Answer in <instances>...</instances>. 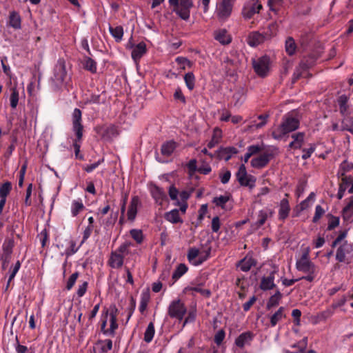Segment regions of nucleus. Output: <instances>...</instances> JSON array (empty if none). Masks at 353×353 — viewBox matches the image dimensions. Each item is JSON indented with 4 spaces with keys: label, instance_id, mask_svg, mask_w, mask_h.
I'll list each match as a JSON object with an SVG mask.
<instances>
[{
    "label": "nucleus",
    "instance_id": "obj_1",
    "mask_svg": "<svg viewBox=\"0 0 353 353\" xmlns=\"http://www.w3.org/2000/svg\"><path fill=\"white\" fill-rule=\"evenodd\" d=\"M299 125L300 119L299 117L296 114L294 115L293 112L289 114L283 118L281 125L272 132V137L274 139L280 140L285 135L297 130Z\"/></svg>",
    "mask_w": 353,
    "mask_h": 353
},
{
    "label": "nucleus",
    "instance_id": "obj_2",
    "mask_svg": "<svg viewBox=\"0 0 353 353\" xmlns=\"http://www.w3.org/2000/svg\"><path fill=\"white\" fill-rule=\"evenodd\" d=\"M169 3L173 8V12L181 19L185 21L189 19L190 9L193 6L192 0H169Z\"/></svg>",
    "mask_w": 353,
    "mask_h": 353
},
{
    "label": "nucleus",
    "instance_id": "obj_3",
    "mask_svg": "<svg viewBox=\"0 0 353 353\" xmlns=\"http://www.w3.org/2000/svg\"><path fill=\"white\" fill-rule=\"evenodd\" d=\"M336 260L340 263H353V245L345 241L336 250Z\"/></svg>",
    "mask_w": 353,
    "mask_h": 353
},
{
    "label": "nucleus",
    "instance_id": "obj_4",
    "mask_svg": "<svg viewBox=\"0 0 353 353\" xmlns=\"http://www.w3.org/2000/svg\"><path fill=\"white\" fill-rule=\"evenodd\" d=\"M187 313V308L181 299L173 300L168 308V314L172 319L182 321Z\"/></svg>",
    "mask_w": 353,
    "mask_h": 353
},
{
    "label": "nucleus",
    "instance_id": "obj_5",
    "mask_svg": "<svg viewBox=\"0 0 353 353\" xmlns=\"http://www.w3.org/2000/svg\"><path fill=\"white\" fill-rule=\"evenodd\" d=\"M72 130L77 141H81L83 138V125L82 124V112L79 108H75L72 115Z\"/></svg>",
    "mask_w": 353,
    "mask_h": 353
},
{
    "label": "nucleus",
    "instance_id": "obj_6",
    "mask_svg": "<svg viewBox=\"0 0 353 353\" xmlns=\"http://www.w3.org/2000/svg\"><path fill=\"white\" fill-rule=\"evenodd\" d=\"M252 65L254 72L261 77H265L270 67V59L268 56H263L252 61Z\"/></svg>",
    "mask_w": 353,
    "mask_h": 353
},
{
    "label": "nucleus",
    "instance_id": "obj_7",
    "mask_svg": "<svg viewBox=\"0 0 353 353\" xmlns=\"http://www.w3.org/2000/svg\"><path fill=\"white\" fill-rule=\"evenodd\" d=\"M234 0H221L216 6V16L220 21H225L231 15Z\"/></svg>",
    "mask_w": 353,
    "mask_h": 353
},
{
    "label": "nucleus",
    "instance_id": "obj_8",
    "mask_svg": "<svg viewBox=\"0 0 353 353\" xmlns=\"http://www.w3.org/2000/svg\"><path fill=\"white\" fill-rule=\"evenodd\" d=\"M149 190L152 199L154 200L155 203L157 205L163 207L164 203L168 201L165 190L155 183H151L149 185Z\"/></svg>",
    "mask_w": 353,
    "mask_h": 353
},
{
    "label": "nucleus",
    "instance_id": "obj_9",
    "mask_svg": "<svg viewBox=\"0 0 353 353\" xmlns=\"http://www.w3.org/2000/svg\"><path fill=\"white\" fill-rule=\"evenodd\" d=\"M296 268L299 271L304 273L312 272L314 270H316V266L310 260L307 251L303 252L301 257L296 261Z\"/></svg>",
    "mask_w": 353,
    "mask_h": 353
},
{
    "label": "nucleus",
    "instance_id": "obj_10",
    "mask_svg": "<svg viewBox=\"0 0 353 353\" xmlns=\"http://www.w3.org/2000/svg\"><path fill=\"white\" fill-rule=\"evenodd\" d=\"M279 269L278 267L274 266L273 270L270 272L268 275L263 276L259 284V288L263 291H268L272 290L276 288V284L274 283L275 274L278 272Z\"/></svg>",
    "mask_w": 353,
    "mask_h": 353
},
{
    "label": "nucleus",
    "instance_id": "obj_11",
    "mask_svg": "<svg viewBox=\"0 0 353 353\" xmlns=\"http://www.w3.org/2000/svg\"><path fill=\"white\" fill-rule=\"evenodd\" d=\"M272 157L273 154L272 153L263 152L251 160V166L256 169H262L268 165Z\"/></svg>",
    "mask_w": 353,
    "mask_h": 353
},
{
    "label": "nucleus",
    "instance_id": "obj_12",
    "mask_svg": "<svg viewBox=\"0 0 353 353\" xmlns=\"http://www.w3.org/2000/svg\"><path fill=\"white\" fill-rule=\"evenodd\" d=\"M263 6L259 0H251L243 9V15L245 19H251L259 13Z\"/></svg>",
    "mask_w": 353,
    "mask_h": 353
},
{
    "label": "nucleus",
    "instance_id": "obj_13",
    "mask_svg": "<svg viewBox=\"0 0 353 353\" xmlns=\"http://www.w3.org/2000/svg\"><path fill=\"white\" fill-rule=\"evenodd\" d=\"M237 153L238 150L234 147H221L215 152V157L219 159H224L225 161H228L232 158V155Z\"/></svg>",
    "mask_w": 353,
    "mask_h": 353
},
{
    "label": "nucleus",
    "instance_id": "obj_14",
    "mask_svg": "<svg viewBox=\"0 0 353 353\" xmlns=\"http://www.w3.org/2000/svg\"><path fill=\"white\" fill-rule=\"evenodd\" d=\"M208 254L205 257L199 256V250L196 248H190L188 252V259L190 263L194 265L202 264L208 258Z\"/></svg>",
    "mask_w": 353,
    "mask_h": 353
},
{
    "label": "nucleus",
    "instance_id": "obj_15",
    "mask_svg": "<svg viewBox=\"0 0 353 353\" xmlns=\"http://www.w3.org/2000/svg\"><path fill=\"white\" fill-rule=\"evenodd\" d=\"M257 261L252 256L247 254L243 259L240 260L237 264L241 270L243 272H248L252 267L256 265Z\"/></svg>",
    "mask_w": 353,
    "mask_h": 353
},
{
    "label": "nucleus",
    "instance_id": "obj_16",
    "mask_svg": "<svg viewBox=\"0 0 353 353\" xmlns=\"http://www.w3.org/2000/svg\"><path fill=\"white\" fill-rule=\"evenodd\" d=\"M140 204V199L138 196H132L127 212L128 219L133 221L137 214V208Z\"/></svg>",
    "mask_w": 353,
    "mask_h": 353
},
{
    "label": "nucleus",
    "instance_id": "obj_17",
    "mask_svg": "<svg viewBox=\"0 0 353 353\" xmlns=\"http://www.w3.org/2000/svg\"><path fill=\"white\" fill-rule=\"evenodd\" d=\"M123 261L124 258L118 252L113 251L111 252L108 264L112 268L119 269L123 266Z\"/></svg>",
    "mask_w": 353,
    "mask_h": 353
},
{
    "label": "nucleus",
    "instance_id": "obj_18",
    "mask_svg": "<svg viewBox=\"0 0 353 353\" xmlns=\"http://www.w3.org/2000/svg\"><path fill=\"white\" fill-rule=\"evenodd\" d=\"M342 218L345 222L353 221V196L349 198V201L342 210Z\"/></svg>",
    "mask_w": 353,
    "mask_h": 353
},
{
    "label": "nucleus",
    "instance_id": "obj_19",
    "mask_svg": "<svg viewBox=\"0 0 353 353\" xmlns=\"http://www.w3.org/2000/svg\"><path fill=\"white\" fill-rule=\"evenodd\" d=\"M265 41L262 32L259 31H254L249 34L247 42L249 46L256 47Z\"/></svg>",
    "mask_w": 353,
    "mask_h": 353
},
{
    "label": "nucleus",
    "instance_id": "obj_20",
    "mask_svg": "<svg viewBox=\"0 0 353 353\" xmlns=\"http://www.w3.org/2000/svg\"><path fill=\"white\" fill-rule=\"evenodd\" d=\"M254 336V334L250 331L243 332L236 339L235 344L237 347L242 348L253 340Z\"/></svg>",
    "mask_w": 353,
    "mask_h": 353
},
{
    "label": "nucleus",
    "instance_id": "obj_21",
    "mask_svg": "<svg viewBox=\"0 0 353 353\" xmlns=\"http://www.w3.org/2000/svg\"><path fill=\"white\" fill-rule=\"evenodd\" d=\"M147 52L146 44L141 41L137 44L132 51V58L134 61H138Z\"/></svg>",
    "mask_w": 353,
    "mask_h": 353
},
{
    "label": "nucleus",
    "instance_id": "obj_22",
    "mask_svg": "<svg viewBox=\"0 0 353 353\" xmlns=\"http://www.w3.org/2000/svg\"><path fill=\"white\" fill-rule=\"evenodd\" d=\"M290 206L287 198L283 199L279 204V219L284 221L289 216Z\"/></svg>",
    "mask_w": 353,
    "mask_h": 353
},
{
    "label": "nucleus",
    "instance_id": "obj_23",
    "mask_svg": "<svg viewBox=\"0 0 353 353\" xmlns=\"http://www.w3.org/2000/svg\"><path fill=\"white\" fill-rule=\"evenodd\" d=\"M14 247V241L13 238H7L4 240L3 243L2 245V249L3 251V256L5 258L6 261H8L10 259Z\"/></svg>",
    "mask_w": 353,
    "mask_h": 353
},
{
    "label": "nucleus",
    "instance_id": "obj_24",
    "mask_svg": "<svg viewBox=\"0 0 353 353\" xmlns=\"http://www.w3.org/2000/svg\"><path fill=\"white\" fill-rule=\"evenodd\" d=\"M177 147V143L174 141H168L163 143L161 148V154L164 157H170Z\"/></svg>",
    "mask_w": 353,
    "mask_h": 353
},
{
    "label": "nucleus",
    "instance_id": "obj_25",
    "mask_svg": "<svg viewBox=\"0 0 353 353\" xmlns=\"http://www.w3.org/2000/svg\"><path fill=\"white\" fill-rule=\"evenodd\" d=\"M285 310V308L281 306L270 316L271 327H275L280 321L286 317Z\"/></svg>",
    "mask_w": 353,
    "mask_h": 353
},
{
    "label": "nucleus",
    "instance_id": "obj_26",
    "mask_svg": "<svg viewBox=\"0 0 353 353\" xmlns=\"http://www.w3.org/2000/svg\"><path fill=\"white\" fill-rule=\"evenodd\" d=\"M214 39L223 45H227L231 42V37L225 29L215 32Z\"/></svg>",
    "mask_w": 353,
    "mask_h": 353
},
{
    "label": "nucleus",
    "instance_id": "obj_27",
    "mask_svg": "<svg viewBox=\"0 0 353 353\" xmlns=\"http://www.w3.org/2000/svg\"><path fill=\"white\" fill-rule=\"evenodd\" d=\"M261 32H262L265 41L270 40L276 34L277 24L271 23L266 28H264Z\"/></svg>",
    "mask_w": 353,
    "mask_h": 353
},
{
    "label": "nucleus",
    "instance_id": "obj_28",
    "mask_svg": "<svg viewBox=\"0 0 353 353\" xmlns=\"http://www.w3.org/2000/svg\"><path fill=\"white\" fill-rule=\"evenodd\" d=\"M83 67L85 70L90 72L92 74L97 72V62L89 57H84L82 61Z\"/></svg>",
    "mask_w": 353,
    "mask_h": 353
},
{
    "label": "nucleus",
    "instance_id": "obj_29",
    "mask_svg": "<svg viewBox=\"0 0 353 353\" xmlns=\"http://www.w3.org/2000/svg\"><path fill=\"white\" fill-rule=\"evenodd\" d=\"M222 139V131L219 128H216L213 130L211 140L208 143V148L212 149L219 144Z\"/></svg>",
    "mask_w": 353,
    "mask_h": 353
},
{
    "label": "nucleus",
    "instance_id": "obj_30",
    "mask_svg": "<svg viewBox=\"0 0 353 353\" xmlns=\"http://www.w3.org/2000/svg\"><path fill=\"white\" fill-rule=\"evenodd\" d=\"M282 297H283V294H281V292L279 290H276L274 294L272 295L269 298V299L267 302L266 308L268 310H270V309L277 306L279 304L280 301L282 299Z\"/></svg>",
    "mask_w": 353,
    "mask_h": 353
},
{
    "label": "nucleus",
    "instance_id": "obj_31",
    "mask_svg": "<svg viewBox=\"0 0 353 353\" xmlns=\"http://www.w3.org/2000/svg\"><path fill=\"white\" fill-rule=\"evenodd\" d=\"M9 25L16 30L21 28V18L17 12L12 11L10 13Z\"/></svg>",
    "mask_w": 353,
    "mask_h": 353
},
{
    "label": "nucleus",
    "instance_id": "obj_32",
    "mask_svg": "<svg viewBox=\"0 0 353 353\" xmlns=\"http://www.w3.org/2000/svg\"><path fill=\"white\" fill-rule=\"evenodd\" d=\"M341 183L339 185V191L337 193V199L341 200L343 196L344 193L349 185H350L352 182V179L351 177L345 176L342 178Z\"/></svg>",
    "mask_w": 353,
    "mask_h": 353
},
{
    "label": "nucleus",
    "instance_id": "obj_33",
    "mask_svg": "<svg viewBox=\"0 0 353 353\" xmlns=\"http://www.w3.org/2000/svg\"><path fill=\"white\" fill-rule=\"evenodd\" d=\"M165 219L172 223H182L183 220L179 216V211L177 209L172 210L165 214Z\"/></svg>",
    "mask_w": 353,
    "mask_h": 353
},
{
    "label": "nucleus",
    "instance_id": "obj_34",
    "mask_svg": "<svg viewBox=\"0 0 353 353\" xmlns=\"http://www.w3.org/2000/svg\"><path fill=\"white\" fill-rule=\"evenodd\" d=\"M285 49L289 56H293L296 51L297 46L292 37H288L285 43Z\"/></svg>",
    "mask_w": 353,
    "mask_h": 353
},
{
    "label": "nucleus",
    "instance_id": "obj_35",
    "mask_svg": "<svg viewBox=\"0 0 353 353\" xmlns=\"http://www.w3.org/2000/svg\"><path fill=\"white\" fill-rule=\"evenodd\" d=\"M109 31L111 35L114 38L116 42L121 41L123 36V28L121 26L116 27H109Z\"/></svg>",
    "mask_w": 353,
    "mask_h": 353
},
{
    "label": "nucleus",
    "instance_id": "obj_36",
    "mask_svg": "<svg viewBox=\"0 0 353 353\" xmlns=\"http://www.w3.org/2000/svg\"><path fill=\"white\" fill-rule=\"evenodd\" d=\"M188 268L185 264L180 263L179 265H178L172 276L174 282L176 281L183 275H184L188 272Z\"/></svg>",
    "mask_w": 353,
    "mask_h": 353
},
{
    "label": "nucleus",
    "instance_id": "obj_37",
    "mask_svg": "<svg viewBox=\"0 0 353 353\" xmlns=\"http://www.w3.org/2000/svg\"><path fill=\"white\" fill-rule=\"evenodd\" d=\"M244 90L243 88L238 89L233 94V105L235 107L241 106L244 101Z\"/></svg>",
    "mask_w": 353,
    "mask_h": 353
},
{
    "label": "nucleus",
    "instance_id": "obj_38",
    "mask_svg": "<svg viewBox=\"0 0 353 353\" xmlns=\"http://www.w3.org/2000/svg\"><path fill=\"white\" fill-rule=\"evenodd\" d=\"M185 291L186 292H196L198 293H200L201 295H203L205 297H210L211 295V292L210 290L208 289H203L201 288V285H197L196 286L191 287L188 286L185 288Z\"/></svg>",
    "mask_w": 353,
    "mask_h": 353
},
{
    "label": "nucleus",
    "instance_id": "obj_39",
    "mask_svg": "<svg viewBox=\"0 0 353 353\" xmlns=\"http://www.w3.org/2000/svg\"><path fill=\"white\" fill-rule=\"evenodd\" d=\"M85 208L81 200H74L72 203L71 213L72 216H77Z\"/></svg>",
    "mask_w": 353,
    "mask_h": 353
},
{
    "label": "nucleus",
    "instance_id": "obj_40",
    "mask_svg": "<svg viewBox=\"0 0 353 353\" xmlns=\"http://www.w3.org/2000/svg\"><path fill=\"white\" fill-rule=\"evenodd\" d=\"M155 334V329H154V325L152 322H150L144 333V341L146 343H150L154 336Z\"/></svg>",
    "mask_w": 353,
    "mask_h": 353
},
{
    "label": "nucleus",
    "instance_id": "obj_41",
    "mask_svg": "<svg viewBox=\"0 0 353 353\" xmlns=\"http://www.w3.org/2000/svg\"><path fill=\"white\" fill-rule=\"evenodd\" d=\"M12 190V184L9 181L3 183L0 186V198L6 199Z\"/></svg>",
    "mask_w": 353,
    "mask_h": 353
},
{
    "label": "nucleus",
    "instance_id": "obj_42",
    "mask_svg": "<svg viewBox=\"0 0 353 353\" xmlns=\"http://www.w3.org/2000/svg\"><path fill=\"white\" fill-rule=\"evenodd\" d=\"M184 81L187 88L192 90L195 85V77L192 72H188L184 76Z\"/></svg>",
    "mask_w": 353,
    "mask_h": 353
},
{
    "label": "nucleus",
    "instance_id": "obj_43",
    "mask_svg": "<svg viewBox=\"0 0 353 353\" xmlns=\"http://www.w3.org/2000/svg\"><path fill=\"white\" fill-rule=\"evenodd\" d=\"M268 118V114H261L258 116L257 119L260 121L257 123L255 120L252 121L251 123V127L255 128L256 129L263 128L266 124Z\"/></svg>",
    "mask_w": 353,
    "mask_h": 353
},
{
    "label": "nucleus",
    "instance_id": "obj_44",
    "mask_svg": "<svg viewBox=\"0 0 353 353\" xmlns=\"http://www.w3.org/2000/svg\"><path fill=\"white\" fill-rule=\"evenodd\" d=\"M256 178L253 175H249L245 177L242 183H239L241 186L248 187L250 190H252L255 187Z\"/></svg>",
    "mask_w": 353,
    "mask_h": 353
},
{
    "label": "nucleus",
    "instance_id": "obj_45",
    "mask_svg": "<svg viewBox=\"0 0 353 353\" xmlns=\"http://www.w3.org/2000/svg\"><path fill=\"white\" fill-rule=\"evenodd\" d=\"M131 237L138 243L141 244L143 241V234L141 230L132 229L130 231Z\"/></svg>",
    "mask_w": 353,
    "mask_h": 353
},
{
    "label": "nucleus",
    "instance_id": "obj_46",
    "mask_svg": "<svg viewBox=\"0 0 353 353\" xmlns=\"http://www.w3.org/2000/svg\"><path fill=\"white\" fill-rule=\"evenodd\" d=\"M249 175L250 174L247 172L245 165L244 164H241L236 173V177L239 183H242L244 178L248 177Z\"/></svg>",
    "mask_w": 353,
    "mask_h": 353
},
{
    "label": "nucleus",
    "instance_id": "obj_47",
    "mask_svg": "<svg viewBox=\"0 0 353 353\" xmlns=\"http://www.w3.org/2000/svg\"><path fill=\"white\" fill-rule=\"evenodd\" d=\"M347 98L345 95H342L339 97V111L342 115H345L347 112L348 105H347Z\"/></svg>",
    "mask_w": 353,
    "mask_h": 353
},
{
    "label": "nucleus",
    "instance_id": "obj_48",
    "mask_svg": "<svg viewBox=\"0 0 353 353\" xmlns=\"http://www.w3.org/2000/svg\"><path fill=\"white\" fill-rule=\"evenodd\" d=\"M268 217V212L267 210H261L259 212L257 216L256 225L257 227L262 226L266 221Z\"/></svg>",
    "mask_w": 353,
    "mask_h": 353
},
{
    "label": "nucleus",
    "instance_id": "obj_49",
    "mask_svg": "<svg viewBox=\"0 0 353 353\" xmlns=\"http://www.w3.org/2000/svg\"><path fill=\"white\" fill-rule=\"evenodd\" d=\"M175 61L180 65L181 70L185 69V65L191 68L193 65L192 62L190 61L185 57H178L176 58Z\"/></svg>",
    "mask_w": 353,
    "mask_h": 353
},
{
    "label": "nucleus",
    "instance_id": "obj_50",
    "mask_svg": "<svg viewBox=\"0 0 353 353\" xmlns=\"http://www.w3.org/2000/svg\"><path fill=\"white\" fill-rule=\"evenodd\" d=\"M110 327L108 329L109 334L114 335L115 330L118 327V324L117 322V315L114 312L110 313Z\"/></svg>",
    "mask_w": 353,
    "mask_h": 353
},
{
    "label": "nucleus",
    "instance_id": "obj_51",
    "mask_svg": "<svg viewBox=\"0 0 353 353\" xmlns=\"http://www.w3.org/2000/svg\"><path fill=\"white\" fill-rule=\"evenodd\" d=\"M12 92L10 97V106L15 108L19 101V91L16 88H12Z\"/></svg>",
    "mask_w": 353,
    "mask_h": 353
},
{
    "label": "nucleus",
    "instance_id": "obj_52",
    "mask_svg": "<svg viewBox=\"0 0 353 353\" xmlns=\"http://www.w3.org/2000/svg\"><path fill=\"white\" fill-rule=\"evenodd\" d=\"M329 216H330V219H329L327 230L329 231H331L339 225L340 219H339V217L333 216L332 214H330Z\"/></svg>",
    "mask_w": 353,
    "mask_h": 353
},
{
    "label": "nucleus",
    "instance_id": "obj_53",
    "mask_svg": "<svg viewBox=\"0 0 353 353\" xmlns=\"http://www.w3.org/2000/svg\"><path fill=\"white\" fill-rule=\"evenodd\" d=\"M131 245L130 242H125L123 244H121L116 250L115 252H118L121 256H122L123 258L125 255H128L130 252L129 248Z\"/></svg>",
    "mask_w": 353,
    "mask_h": 353
},
{
    "label": "nucleus",
    "instance_id": "obj_54",
    "mask_svg": "<svg viewBox=\"0 0 353 353\" xmlns=\"http://www.w3.org/2000/svg\"><path fill=\"white\" fill-rule=\"evenodd\" d=\"M301 150H302V152H303V154L301 156V158L303 160H307L309 158H310V157L312 154V153L315 151L316 145L314 144H310L309 148H301Z\"/></svg>",
    "mask_w": 353,
    "mask_h": 353
},
{
    "label": "nucleus",
    "instance_id": "obj_55",
    "mask_svg": "<svg viewBox=\"0 0 353 353\" xmlns=\"http://www.w3.org/2000/svg\"><path fill=\"white\" fill-rule=\"evenodd\" d=\"M108 310H106L105 312L102 314L101 319V331L104 334H109L108 329H105L107 321H108Z\"/></svg>",
    "mask_w": 353,
    "mask_h": 353
},
{
    "label": "nucleus",
    "instance_id": "obj_56",
    "mask_svg": "<svg viewBox=\"0 0 353 353\" xmlns=\"http://www.w3.org/2000/svg\"><path fill=\"white\" fill-rule=\"evenodd\" d=\"M32 188H33L32 183H30L28 185L27 189H26V197H25V200H24V203H23L26 207L30 206L32 205V201L30 199V197H31L32 192Z\"/></svg>",
    "mask_w": 353,
    "mask_h": 353
},
{
    "label": "nucleus",
    "instance_id": "obj_57",
    "mask_svg": "<svg viewBox=\"0 0 353 353\" xmlns=\"http://www.w3.org/2000/svg\"><path fill=\"white\" fill-rule=\"evenodd\" d=\"M99 343L103 344L101 347V352L105 353L112 348V341L110 339L99 341Z\"/></svg>",
    "mask_w": 353,
    "mask_h": 353
},
{
    "label": "nucleus",
    "instance_id": "obj_58",
    "mask_svg": "<svg viewBox=\"0 0 353 353\" xmlns=\"http://www.w3.org/2000/svg\"><path fill=\"white\" fill-rule=\"evenodd\" d=\"M325 213L324 209L319 205L315 208V213L312 219L313 223H317Z\"/></svg>",
    "mask_w": 353,
    "mask_h": 353
},
{
    "label": "nucleus",
    "instance_id": "obj_59",
    "mask_svg": "<svg viewBox=\"0 0 353 353\" xmlns=\"http://www.w3.org/2000/svg\"><path fill=\"white\" fill-rule=\"evenodd\" d=\"M79 272H76L74 273H73L68 279V282H67V284H66V289L68 290H70L73 286L74 285L76 281H77V279H78L79 277Z\"/></svg>",
    "mask_w": 353,
    "mask_h": 353
},
{
    "label": "nucleus",
    "instance_id": "obj_60",
    "mask_svg": "<svg viewBox=\"0 0 353 353\" xmlns=\"http://www.w3.org/2000/svg\"><path fill=\"white\" fill-rule=\"evenodd\" d=\"M208 211V205L207 204H203L201 206V208L199 210V216L197 219V224L196 225H199L201 223L202 221L204 219V216Z\"/></svg>",
    "mask_w": 353,
    "mask_h": 353
},
{
    "label": "nucleus",
    "instance_id": "obj_61",
    "mask_svg": "<svg viewBox=\"0 0 353 353\" xmlns=\"http://www.w3.org/2000/svg\"><path fill=\"white\" fill-rule=\"evenodd\" d=\"M292 316L293 317V322L295 325L299 326L301 325V312L299 309H294L292 311Z\"/></svg>",
    "mask_w": 353,
    "mask_h": 353
},
{
    "label": "nucleus",
    "instance_id": "obj_62",
    "mask_svg": "<svg viewBox=\"0 0 353 353\" xmlns=\"http://www.w3.org/2000/svg\"><path fill=\"white\" fill-rule=\"evenodd\" d=\"M291 137L293 139V141L299 143L298 144L302 147L305 138L304 132H300L297 133H294L292 134Z\"/></svg>",
    "mask_w": 353,
    "mask_h": 353
},
{
    "label": "nucleus",
    "instance_id": "obj_63",
    "mask_svg": "<svg viewBox=\"0 0 353 353\" xmlns=\"http://www.w3.org/2000/svg\"><path fill=\"white\" fill-rule=\"evenodd\" d=\"M117 219V213H115L114 216L112 214H110V217L105 219L103 222L105 228L112 227Z\"/></svg>",
    "mask_w": 353,
    "mask_h": 353
},
{
    "label": "nucleus",
    "instance_id": "obj_64",
    "mask_svg": "<svg viewBox=\"0 0 353 353\" xmlns=\"http://www.w3.org/2000/svg\"><path fill=\"white\" fill-rule=\"evenodd\" d=\"M270 9L272 11L276 12L279 8L282 5L283 0H268V1Z\"/></svg>",
    "mask_w": 353,
    "mask_h": 353
}]
</instances>
